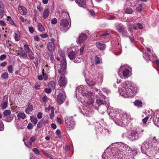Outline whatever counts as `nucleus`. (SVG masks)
<instances>
[{
    "label": "nucleus",
    "mask_w": 159,
    "mask_h": 159,
    "mask_svg": "<svg viewBox=\"0 0 159 159\" xmlns=\"http://www.w3.org/2000/svg\"><path fill=\"white\" fill-rule=\"evenodd\" d=\"M107 98L104 100L100 98L96 100V103L98 105V110L100 113H103L104 111H102L101 106L104 110L107 112L109 116L112 118H115V123L118 125L122 127H125L128 125L131 120V117L129 113L118 109H113L111 108H107L106 104H109V102L106 101ZM114 120V119H113Z\"/></svg>",
    "instance_id": "1"
},
{
    "label": "nucleus",
    "mask_w": 159,
    "mask_h": 159,
    "mask_svg": "<svg viewBox=\"0 0 159 159\" xmlns=\"http://www.w3.org/2000/svg\"><path fill=\"white\" fill-rule=\"evenodd\" d=\"M76 97L84 105L83 111L81 110L80 108H79V110L84 115L89 117L92 114L90 107L94 102L93 93L91 91H87L83 85L79 86L76 87Z\"/></svg>",
    "instance_id": "2"
},
{
    "label": "nucleus",
    "mask_w": 159,
    "mask_h": 159,
    "mask_svg": "<svg viewBox=\"0 0 159 159\" xmlns=\"http://www.w3.org/2000/svg\"><path fill=\"white\" fill-rule=\"evenodd\" d=\"M130 148L122 143H116L111 145L107 148L102 155V159H121L120 158L124 153L129 151Z\"/></svg>",
    "instance_id": "3"
},
{
    "label": "nucleus",
    "mask_w": 159,
    "mask_h": 159,
    "mask_svg": "<svg viewBox=\"0 0 159 159\" xmlns=\"http://www.w3.org/2000/svg\"><path fill=\"white\" fill-rule=\"evenodd\" d=\"M119 93L125 98L133 97L137 93V89L133 84L129 81H125L119 87Z\"/></svg>",
    "instance_id": "4"
},
{
    "label": "nucleus",
    "mask_w": 159,
    "mask_h": 159,
    "mask_svg": "<svg viewBox=\"0 0 159 159\" xmlns=\"http://www.w3.org/2000/svg\"><path fill=\"white\" fill-rule=\"evenodd\" d=\"M83 74L85 77L86 82L89 85L93 86L95 84L98 79L96 70H95L93 71V70H90V73H88V75H87L86 72L84 71Z\"/></svg>",
    "instance_id": "5"
},
{
    "label": "nucleus",
    "mask_w": 159,
    "mask_h": 159,
    "mask_svg": "<svg viewBox=\"0 0 159 159\" xmlns=\"http://www.w3.org/2000/svg\"><path fill=\"white\" fill-rule=\"evenodd\" d=\"M54 67L56 70V76H57V70L58 71V73L61 75L60 78L58 81V84L59 86L61 87H65L67 83V79L64 76V75L66 74V72L65 73L63 74L62 73V69L61 68L59 70L58 69L57 67L55 65Z\"/></svg>",
    "instance_id": "6"
},
{
    "label": "nucleus",
    "mask_w": 159,
    "mask_h": 159,
    "mask_svg": "<svg viewBox=\"0 0 159 159\" xmlns=\"http://www.w3.org/2000/svg\"><path fill=\"white\" fill-rule=\"evenodd\" d=\"M95 126V129L96 134H100L102 132L104 134L109 133V131L107 129L108 126L105 123H103L102 125L100 123H97Z\"/></svg>",
    "instance_id": "7"
},
{
    "label": "nucleus",
    "mask_w": 159,
    "mask_h": 159,
    "mask_svg": "<svg viewBox=\"0 0 159 159\" xmlns=\"http://www.w3.org/2000/svg\"><path fill=\"white\" fill-rule=\"evenodd\" d=\"M65 122L66 127L69 130L73 129L75 125V122L73 117H69L65 118Z\"/></svg>",
    "instance_id": "8"
},
{
    "label": "nucleus",
    "mask_w": 159,
    "mask_h": 159,
    "mask_svg": "<svg viewBox=\"0 0 159 159\" xmlns=\"http://www.w3.org/2000/svg\"><path fill=\"white\" fill-rule=\"evenodd\" d=\"M138 1L137 0H127L125 3V6L133 7L134 9H135L136 11L139 12V4H138Z\"/></svg>",
    "instance_id": "9"
},
{
    "label": "nucleus",
    "mask_w": 159,
    "mask_h": 159,
    "mask_svg": "<svg viewBox=\"0 0 159 159\" xmlns=\"http://www.w3.org/2000/svg\"><path fill=\"white\" fill-rule=\"evenodd\" d=\"M128 66L126 65L121 66L118 71V74L119 76L120 74V71H122L123 76L125 79L128 78L129 76L130 73L129 70L128 69L126 68Z\"/></svg>",
    "instance_id": "10"
},
{
    "label": "nucleus",
    "mask_w": 159,
    "mask_h": 159,
    "mask_svg": "<svg viewBox=\"0 0 159 159\" xmlns=\"http://www.w3.org/2000/svg\"><path fill=\"white\" fill-rule=\"evenodd\" d=\"M59 54L60 56L62 57V59L61 60L60 62V68L62 69V74H64L66 73V61L64 53L62 52H60Z\"/></svg>",
    "instance_id": "11"
},
{
    "label": "nucleus",
    "mask_w": 159,
    "mask_h": 159,
    "mask_svg": "<svg viewBox=\"0 0 159 159\" xmlns=\"http://www.w3.org/2000/svg\"><path fill=\"white\" fill-rule=\"evenodd\" d=\"M139 138L138 134L136 129H133L132 130L130 134H128L127 138L130 141H135L138 139Z\"/></svg>",
    "instance_id": "12"
},
{
    "label": "nucleus",
    "mask_w": 159,
    "mask_h": 159,
    "mask_svg": "<svg viewBox=\"0 0 159 159\" xmlns=\"http://www.w3.org/2000/svg\"><path fill=\"white\" fill-rule=\"evenodd\" d=\"M68 56L70 60H73L75 63H79L81 61V59L79 57L77 58L75 53L72 51L68 53Z\"/></svg>",
    "instance_id": "13"
},
{
    "label": "nucleus",
    "mask_w": 159,
    "mask_h": 159,
    "mask_svg": "<svg viewBox=\"0 0 159 159\" xmlns=\"http://www.w3.org/2000/svg\"><path fill=\"white\" fill-rule=\"evenodd\" d=\"M69 22L66 19H63L61 20L60 25L61 28H63L64 32H66L70 27V24L69 25Z\"/></svg>",
    "instance_id": "14"
},
{
    "label": "nucleus",
    "mask_w": 159,
    "mask_h": 159,
    "mask_svg": "<svg viewBox=\"0 0 159 159\" xmlns=\"http://www.w3.org/2000/svg\"><path fill=\"white\" fill-rule=\"evenodd\" d=\"M87 36V34L86 33H82L79 36L78 39L77 41V43L81 44L86 40Z\"/></svg>",
    "instance_id": "15"
},
{
    "label": "nucleus",
    "mask_w": 159,
    "mask_h": 159,
    "mask_svg": "<svg viewBox=\"0 0 159 159\" xmlns=\"http://www.w3.org/2000/svg\"><path fill=\"white\" fill-rule=\"evenodd\" d=\"M137 28H139V23H137L135 24V23L133 24H132L131 22H129L128 24V29L129 31L131 32L132 29L136 30H137Z\"/></svg>",
    "instance_id": "16"
},
{
    "label": "nucleus",
    "mask_w": 159,
    "mask_h": 159,
    "mask_svg": "<svg viewBox=\"0 0 159 159\" xmlns=\"http://www.w3.org/2000/svg\"><path fill=\"white\" fill-rule=\"evenodd\" d=\"M66 97L64 96L62 93H59L57 97V102L59 104H61L65 99Z\"/></svg>",
    "instance_id": "17"
},
{
    "label": "nucleus",
    "mask_w": 159,
    "mask_h": 159,
    "mask_svg": "<svg viewBox=\"0 0 159 159\" xmlns=\"http://www.w3.org/2000/svg\"><path fill=\"white\" fill-rule=\"evenodd\" d=\"M20 13L22 15H25L27 13V11L26 8L24 7L19 6L18 8Z\"/></svg>",
    "instance_id": "18"
},
{
    "label": "nucleus",
    "mask_w": 159,
    "mask_h": 159,
    "mask_svg": "<svg viewBox=\"0 0 159 159\" xmlns=\"http://www.w3.org/2000/svg\"><path fill=\"white\" fill-rule=\"evenodd\" d=\"M115 27L116 30L121 34L123 31H124V29H125L124 26L120 24H115Z\"/></svg>",
    "instance_id": "19"
},
{
    "label": "nucleus",
    "mask_w": 159,
    "mask_h": 159,
    "mask_svg": "<svg viewBox=\"0 0 159 159\" xmlns=\"http://www.w3.org/2000/svg\"><path fill=\"white\" fill-rule=\"evenodd\" d=\"M3 99H5V101L3 102L2 104L1 105V108L2 110L6 109L8 105L7 97L6 96H4L3 97Z\"/></svg>",
    "instance_id": "20"
},
{
    "label": "nucleus",
    "mask_w": 159,
    "mask_h": 159,
    "mask_svg": "<svg viewBox=\"0 0 159 159\" xmlns=\"http://www.w3.org/2000/svg\"><path fill=\"white\" fill-rule=\"evenodd\" d=\"M95 45L100 50H104L106 48V45L105 44L98 42H96Z\"/></svg>",
    "instance_id": "21"
},
{
    "label": "nucleus",
    "mask_w": 159,
    "mask_h": 159,
    "mask_svg": "<svg viewBox=\"0 0 159 159\" xmlns=\"http://www.w3.org/2000/svg\"><path fill=\"white\" fill-rule=\"evenodd\" d=\"M55 44L52 42H48L47 44V48L49 51L53 52L55 50Z\"/></svg>",
    "instance_id": "22"
},
{
    "label": "nucleus",
    "mask_w": 159,
    "mask_h": 159,
    "mask_svg": "<svg viewBox=\"0 0 159 159\" xmlns=\"http://www.w3.org/2000/svg\"><path fill=\"white\" fill-rule=\"evenodd\" d=\"M75 2L80 7L84 8L86 7V2L84 0H76Z\"/></svg>",
    "instance_id": "23"
},
{
    "label": "nucleus",
    "mask_w": 159,
    "mask_h": 159,
    "mask_svg": "<svg viewBox=\"0 0 159 159\" xmlns=\"http://www.w3.org/2000/svg\"><path fill=\"white\" fill-rule=\"evenodd\" d=\"M159 143V138L156 137H154L153 139H151L150 141H149V144L155 143V144H158Z\"/></svg>",
    "instance_id": "24"
},
{
    "label": "nucleus",
    "mask_w": 159,
    "mask_h": 159,
    "mask_svg": "<svg viewBox=\"0 0 159 159\" xmlns=\"http://www.w3.org/2000/svg\"><path fill=\"white\" fill-rule=\"evenodd\" d=\"M25 125L21 122H16V127L18 129H23L24 128Z\"/></svg>",
    "instance_id": "25"
},
{
    "label": "nucleus",
    "mask_w": 159,
    "mask_h": 159,
    "mask_svg": "<svg viewBox=\"0 0 159 159\" xmlns=\"http://www.w3.org/2000/svg\"><path fill=\"white\" fill-rule=\"evenodd\" d=\"M36 139V135L32 136L30 138V140L28 143L29 146L30 147V148H32V143L33 142H34L35 141Z\"/></svg>",
    "instance_id": "26"
},
{
    "label": "nucleus",
    "mask_w": 159,
    "mask_h": 159,
    "mask_svg": "<svg viewBox=\"0 0 159 159\" xmlns=\"http://www.w3.org/2000/svg\"><path fill=\"white\" fill-rule=\"evenodd\" d=\"M26 116L24 113L19 112L17 115V117L19 120L20 119H24L25 118Z\"/></svg>",
    "instance_id": "27"
},
{
    "label": "nucleus",
    "mask_w": 159,
    "mask_h": 159,
    "mask_svg": "<svg viewBox=\"0 0 159 159\" xmlns=\"http://www.w3.org/2000/svg\"><path fill=\"white\" fill-rule=\"evenodd\" d=\"M125 157L124 159H134V157H133V155L132 153V152H129V153H127V152L125 153ZM120 159H121V157L120 158Z\"/></svg>",
    "instance_id": "28"
},
{
    "label": "nucleus",
    "mask_w": 159,
    "mask_h": 159,
    "mask_svg": "<svg viewBox=\"0 0 159 159\" xmlns=\"http://www.w3.org/2000/svg\"><path fill=\"white\" fill-rule=\"evenodd\" d=\"M94 60L95 64H101L102 63L101 58L98 57L96 55L94 57Z\"/></svg>",
    "instance_id": "29"
},
{
    "label": "nucleus",
    "mask_w": 159,
    "mask_h": 159,
    "mask_svg": "<svg viewBox=\"0 0 159 159\" xmlns=\"http://www.w3.org/2000/svg\"><path fill=\"white\" fill-rule=\"evenodd\" d=\"M49 11L48 9H45L43 11V17L45 19L47 18L49 15Z\"/></svg>",
    "instance_id": "30"
},
{
    "label": "nucleus",
    "mask_w": 159,
    "mask_h": 159,
    "mask_svg": "<svg viewBox=\"0 0 159 159\" xmlns=\"http://www.w3.org/2000/svg\"><path fill=\"white\" fill-rule=\"evenodd\" d=\"M33 110V107L30 104H28V107L25 110L26 113L29 114V112L32 111Z\"/></svg>",
    "instance_id": "31"
},
{
    "label": "nucleus",
    "mask_w": 159,
    "mask_h": 159,
    "mask_svg": "<svg viewBox=\"0 0 159 159\" xmlns=\"http://www.w3.org/2000/svg\"><path fill=\"white\" fill-rule=\"evenodd\" d=\"M125 12V13L128 14H131L133 12V10L130 7H124V8Z\"/></svg>",
    "instance_id": "32"
},
{
    "label": "nucleus",
    "mask_w": 159,
    "mask_h": 159,
    "mask_svg": "<svg viewBox=\"0 0 159 159\" xmlns=\"http://www.w3.org/2000/svg\"><path fill=\"white\" fill-rule=\"evenodd\" d=\"M18 55H20V58L23 57L24 58L25 57V52L24 50L21 49L19 51Z\"/></svg>",
    "instance_id": "33"
},
{
    "label": "nucleus",
    "mask_w": 159,
    "mask_h": 159,
    "mask_svg": "<svg viewBox=\"0 0 159 159\" xmlns=\"http://www.w3.org/2000/svg\"><path fill=\"white\" fill-rule=\"evenodd\" d=\"M61 16L63 18L64 17H69V14L68 12L66 10H62L61 11Z\"/></svg>",
    "instance_id": "34"
},
{
    "label": "nucleus",
    "mask_w": 159,
    "mask_h": 159,
    "mask_svg": "<svg viewBox=\"0 0 159 159\" xmlns=\"http://www.w3.org/2000/svg\"><path fill=\"white\" fill-rule=\"evenodd\" d=\"M48 87L52 89H54L55 87V82L54 81H50L48 84Z\"/></svg>",
    "instance_id": "35"
},
{
    "label": "nucleus",
    "mask_w": 159,
    "mask_h": 159,
    "mask_svg": "<svg viewBox=\"0 0 159 159\" xmlns=\"http://www.w3.org/2000/svg\"><path fill=\"white\" fill-rule=\"evenodd\" d=\"M38 29L39 31L41 32H42L45 30V28L43 26L42 24L39 23L38 24Z\"/></svg>",
    "instance_id": "36"
},
{
    "label": "nucleus",
    "mask_w": 159,
    "mask_h": 159,
    "mask_svg": "<svg viewBox=\"0 0 159 159\" xmlns=\"http://www.w3.org/2000/svg\"><path fill=\"white\" fill-rule=\"evenodd\" d=\"M7 20L11 25H14L15 26H16L14 21L12 19L10 16H7Z\"/></svg>",
    "instance_id": "37"
},
{
    "label": "nucleus",
    "mask_w": 159,
    "mask_h": 159,
    "mask_svg": "<svg viewBox=\"0 0 159 159\" xmlns=\"http://www.w3.org/2000/svg\"><path fill=\"white\" fill-rule=\"evenodd\" d=\"M143 57L146 59L147 61H150V58L149 54L146 52L144 53L143 54Z\"/></svg>",
    "instance_id": "38"
},
{
    "label": "nucleus",
    "mask_w": 159,
    "mask_h": 159,
    "mask_svg": "<svg viewBox=\"0 0 159 159\" xmlns=\"http://www.w3.org/2000/svg\"><path fill=\"white\" fill-rule=\"evenodd\" d=\"M30 120L31 122L34 125L36 124L38 122L37 119L34 117H30Z\"/></svg>",
    "instance_id": "39"
},
{
    "label": "nucleus",
    "mask_w": 159,
    "mask_h": 159,
    "mask_svg": "<svg viewBox=\"0 0 159 159\" xmlns=\"http://www.w3.org/2000/svg\"><path fill=\"white\" fill-rule=\"evenodd\" d=\"M85 46V45L84 44L80 48V49L79 52V53L80 55H82L83 54Z\"/></svg>",
    "instance_id": "40"
},
{
    "label": "nucleus",
    "mask_w": 159,
    "mask_h": 159,
    "mask_svg": "<svg viewBox=\"0 0 159 159\" xmlns=\"http://www.w3.org/2000/svg\"><path fill=\"white\" fill-rule=\"evenodd\" d=\"M28 53V56L30 58V59L31 60H34V59L35 57L34 56V54L32 52V51L30 52H29Z\"/></svg>",
    "instance_id": "41"
},
{
    "label": "nucleus",
    "mask_w": 159,
    "mask_h": 159,
    "mask_svg": "<svg viewBox=\"0 0 159 159\" xmlns=\"http://www.w3.org/2000/svg\"><path fill=\"white\" fill-rule=\"evenodd\" d=\"M15 36L14 37V39L16 41H19L20 39V34H18L15 33Z\"/></svg>",
    "instance_id": "42"
},
{
    "label": "nucleus",
    "mask_w": 159,
    "mask_h": 159,
    "mask_svg": "<svg viewBox=\"0 0 159 159\" xmlns=\"http://www.w3.org/2000/svg\"><path fill=\"white\" fill-rule=\"evenodd\" d=\"M24 47L25 50L28 53L29 52H30L31 51H32L29 47L28 45L25 44L24 45Z\"/></svg>",
    "instance_id": "43"
},
{
    "label": "nucleus",
    "mask_w": 159,
    "mask_h": 159,
    "mask_svg": "<svg viewBox=\"0 0 159 159\" xmlns=\"http://www.w3.org/2000/svg\"><path fill=\"white\" fill-rule=\"evenodd\" d=\"M8 75L7 72H5L2 73L1 75L2 78L4 79H6L8 78Z\"/></svg>",
    "instance_id": "44"
},
{
    "label": "nucleus",
    "mask_w": 159,
    "mask_h": 159,
    "mask_svg": "<svg viewBox=\"0 0 159 159\" xmlns=\"http://www.w3.org/2000/svg\"><path fill=\"white\" fill-rule=\"evenodd\" d=\"M102 91L106 94H108L111 93V91L106 88H104L102 89Z\"/></svg>",
    "instance_id": "45"
},
{
    "label": "nucleus",
    "mask_w": 159,
    "mask_h": 159,
    "mask_svg": "<svg viewBox=\"0 0 159 159\" xmlns=\"http://www.w3.org/2000/svg\"><path fill=\"white\" fill-rule=\"evenodd\" d=\"M122 35L123 36L125 37H129V34L128 32L126 30H125V28L124 29V30L121 33Z\"/></svg>",
    "instance_id": "46"
},
{
    "label": "nucleus",
    "mask_w": 159,
    "mask_h": 159,
    "mask_svg": "<svg viewBox=\"0 0 159 159\" xmlns=\"http://www.w3.org/2000/svg\"><path fill=\"white\" fill-rule=\"evenodd\" d=\"M153 121L155 125L158 126H159V118H156L154 119Z\"/></svg>",
    "instance_id": "47"
},
{
    "label": "nucleus",
    "mask_w": 159,
    "mask_h": 159,
    "mask_svg": "<svg viewBox=\"0 0 159 159\" xmlns=\"http://www.w3.org/2000/svg\"><path fill=\"white\" fill-rule=\"evenodd\" d=\"M135 106L137 107H139V100L137 99L135 100L133 102Z\"/></svg>",
    "instance_id": "48"
},
{
    "label": "nucleus",
    "mask_w": 159,
    "mask_h": 159,
    "mask_svg": "<svg viewBox=\"0 0 159 159\" xmlns=\"http://www.w3.org/2000/svg\"><path fill=\"white\" fill-rule=\"evenodd\" d=\"M42 74L43 75V79L44 80H47L48 78V75L45 73H44V72L43 71H42Z\"/></svg>",
    "instance_id": "49"
},
{
    "label": "nucleus",
    "mask_w": 159,
    "mask_h": 159,
    "mask_svg": "<svg viewBox=\"0 0 159 159\" xmlns=\"http://www.w3.org/2000/svg\"><path fill=\"white\" fill-rule=\"evenodd\" d=\"M11 111L8 110H7L4 111L3 112V114L5 116H9V115L11 114Z\"/></svg>",
    "instance_id": "50"
},
{
    "label": "nucleus",
    "mask_w": 159,
    "mask_h": 159,
    "mask_svg": "<svg viewBox=\"0 0 159 159\" xmlns=\"http://www.w3.org/2000/svg\"><path fill=\"white\" fill-rule=\"evenodd\" d=\"M4 129V125L2 121L0 120V131H2Z\"/></svg>",
    "instance_id": "51"
},
{
    "label": "nucleus",
    "mask_w": 159,
    "mask_h": 159,
    "mask_svg": "<svg viewBox=\"0 0 159 159\" xmlns=\"http://www.w3.org/2000/svg\"><path fill=\"white\" fill-rule=\"evenodd\" d=\"M33 151L36 154L39 155L40 154L39 150L37 148H34L33 150Z\"/></svg>",
    "instance_id": "52"
},
{
    "label": "nucleus",
    "mask_w": 159,
    "mask_h": 159,
    "mask_svg": "<svg viewBox=\"0 0 159 159\" xmlns=\"http://www.w3.org/2000/svg\"><path fill=\"white\" fill-rule=\"evenodd\" d=\"M40 36L42 38H46L48 37V35L46 33L41 34Z\"/></svg>",
    "instance_id": "53"
},
{
    "label": "nucleus",
    "mask_w": 159,
    "mask_h": 159,
    "mask_svg": "<svg viewBox=\"0 0 159 159\" xmlns=\"http://www.w3.org/2000/svg\"><path fill=\"white\" fill-rule=\"evenodd\" d=\"M13 67L12 65L9 66L8 67V71L10 73H12L13 72Z\"/></svg>",
    "instance_id": "54"
},
{
    "label": "nucleus",
    "mask_w": 159,
    "mask_h": 159,
    "mask_svg": "<svg viewBox=\"0 0 159 159\" xmlns=\"http://www.w3.org/2000/svg\"><path fill=\"white\" fill-rule=\"evenodd\" d=\"M56 135L58 136V137L59 138H60L61 137V132L59 129H57L56 131Z\"/></svg>",
    "instance_id": "55"
},
{
    "label": "nucleus",
    "mask_w": 159,
    "mask_h": 159,
    "mask_svg": "<svg viewBox=\"0 0 159 159\" xmlns=\"http://www.w3.org/2000/svg\"><path fill=\"white\" fill-rule=\"evenodd\" d=\"M55 116L54 114V111H51V113L50 114V116L52 119H53Z\"/></svg>",
    "instance_id": "56"
},
{
    "label": "nucleus",
    "mask_w": 159,
    "mask_h": 159,
    "mask_svg": "<svg viewBox=\"0 0 159 159\" xmlns=\"http://www.w3.org/2000/svg\"><path fill=\"white\" fill-rule=\"evenodd\" d=\"M43 119L40 121L38 123L37 125V127L38 128L41 127L42 125V120Z\"/></svg>",
    "instance_id": "57"
},
{
    "label": "nucleus",
    "mask_w": 159,
    "mask_h": 159,
    "mask_svg": "<svg viewBox=\"0 0 159 159\" xmlns=\"http://www.w3.org/2000/svg\"><path fill=\"white\" fill-rule=\"evenodd\" d=\"M33 127V125L30 123H29L27 126V128L28 129H32Z\"/></svg>",
    "instance_id": "58"
},
{
    "label": "nucleus",
    "mask_w": 159,
    "mask_h": 159,
    "mask_svg": "<svg viewBox=\"0 0 159 159\" xmlns=\"http://www.w3.org/2000/svg\"><path fill=\"white\" fill-rule=\"evenodd\" d=\"M45 92L46 93H51L52 91L51 88H49V89L46 88L45 89Z\"/></svg>",
    "instance_id": "59"
},
{
    "label": "nucleus",
    "mask_w": 159,
    "mask_h": 159,
    "mask_svg": "<svg viewBox=\"0 0 159 159\" xmlns=\"http://www.w3.org/2000/svg\"><path fill=\"white\" fill-rule=\"evenodd\" d=\"M6 56L5 54H3L0 57V60L1 61H2L5 59L6 58Z\"/></svg>",
    "instance_id": "60"
},
{
    "label": "nucleus",
    "mask_w": 159,
    "mask_h": 159,
    "mask_svg": "<svg viewBox=\"0 0 159 159\" xmlns=\"http://www.w3.org/2000/svg\"><path fill=\"white\" fill-rule=\"evenodd\" d=\"M6 118H7L6 121L7 122H9L11 121V120L12 119L10 115L7 116Z\"/></svg>",
    "instance_id": "61"
},
{
    "label": "nucleus",
    "mask_w": 159,
    "mask_h": 159,
    "mask_svg": "<svg viewBox=\"0 0 159 159\" xmlns=\"http://www.w3.org/2000/svg\"><path fill=\"white\" fill-rule=\"evenodd\" d=\"M57 22V19L56 18H54L51 20V23L52 24H55Z\"/></svg>",
    "instance_id": "62"
},
{
    "label": "nucleus",
    "mask_w": 159,
    "mask_h": 159,
    "mask_svg": "<svg viewBox=\"0 0 159 159\" xmlns=\"http://www.w3.org/2000/svg\"><path fill=\"white\" fill-rule=\"evenodd\" d=\"M29 31L31 33H33L34 32V29L32 26L29 27H28Z\"/></svg>",
    "instance_id": "63"
},
{
    "label": "nucleus",
    "mask_w": 159,
    "mask_h": 159,
    "mask_svg": "<svg viewBox=\"0 0 159 159\" xmlns=\"http://www.w3.org/2000/svg\"><path fill=\"white\" fill-rule=\"evenodd\" d=\"M37 78L39 80L41 81L43 79V75H39L37 76Z\"/></svg>",
    "instance_id": "64"
}]
</instances>
